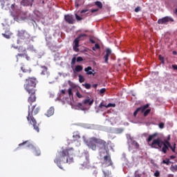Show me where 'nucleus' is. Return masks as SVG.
I'll list each match as a JSON object with an SVG mask.
<instances>
[{"mask_svg": "<svg viewBox=\"0 0 177 177\" xmlns=\"http://www.w3.org/2000/svg\"><path fill=\"white\" fill-rule=\"evenodd\" d=\"M84 143L88 149H91V150H93L94 151H96L97 149L100 156L107 152L106 147H107L109 143L102 139L91 137L88 139H85Z\"/></svg>", "mask_w": 177, "mask_h": 177, "instance_id": "obj_1", "label": "nucleus"}, {"mask_svg": "<svg viewBox=\"0 0 177 177\" xmlns=\"http://www.w3.org/2000/svg\"><path fill=\"white\" fill-rule=\"evenodd\" d=\"M37 84H38V80H37L36 77H28L25 80L24 87L25 91L30 95L28 98V102L30 106L35 103V102H37V96L35 95Z\"/></svg>", "mask_w": 177, "mask_h": 177, "instance_id": "obj_2", "label": "nucleus"}, {"mask_svg": "<svg viewBox=\"0 0 177 177\" xmlns=\"http://www.w3.org/2000/svg\"><path fill=\"white\" fill-rule=\"evenodd\" d=\"M73 154H74V148L63 149L58 153V155H57L54 160V162L62 169H63L62 164H71L74 161V159L70 157Z\"/></svg>", "mask_w": 177, "mask_h": 177, "instance_id": "obj_3", "label": "nucleus"}, {"mask_svg": "<svg viewBox=\"0 0 177 177\" xmlns=\"http://www.w3.org/2000/svg\"><path fill=\"white\" fill-rule=\"evenodd\" d=\"M156 136H158V133H154L148 137L147 141L149 146H150L152 149H158V150H160V151H162L164 153V154H167V151H168V146H167V145H165L160 138L153 140V138H156ZM151 140L153 141L151 143H150Z\"/></svg>", "mask_w": 177, "mask_h": 177, "instance_id": "obj_4", "label": "nucleus"}, {"mask_svg": "<svg viewBox=\"0 0 177 177\" xmlns=\"http://www.w3.org/2000/svg\"><path fill=\"white\" fill-rule=\"evenodd\" d=\"M30 106H32L31 108L28 106V114L27 116L28 122L30 125H32L36 132H39V124L37 123V120L34 118V116H32V113H34V115H37V114L39 113L41 107L37 104L34 105L32 104Z\"/></svg>", "mask_w": 177, "mask_h": 177, "instance_id": "obj_5", "label": "nucleus"}, {"mask_svg": "<svg viewBox=\"0 0 177 177\" xmlns=\"http://www.w3.org/2000/svg\"><path fill=\"white\" fill-rule=\"evenodd\" d=\"M17 36L18 37L17 42H20V41L28 42L31 39V35L26 30H18Z\"/></svg>", "mask_w": 177, "mask_h": 177, "instance_id": "obj_6", "label": "nucleus"}, {"mask_svg": "<svg viewBox=\"0 0 177 177\" xmlns=\"http://www.w3.org/2000/svg\"><path fill=\"white\" fill-rule=\"evenodd\" d=\"M86 38V34H82L79 35L76 39H75L73 43L75 45L73 46V50L75 52H80V41H84Z\"/></svg>", "mask_w": 177, "mask_h": 177, "instance_id": "obj_7", "label": "nucleus"}, {"mask_svg": "<svg viewBox=\"0 0 177 177\" xmlns=\"http://www.w3.org/2000/svg\"><path fill=\"white\" fill-rule=\"evenodd\" d=\"M18 52H19V53L16 55L17 62H19V57H26V60H30V57L27 55V50L24 47L19 46Z\"/></svg>", "mask_w": 177, "mask_h": 177, "instance_id": "obj_8", "label": "nucleus"}, {"mask_svg": "<svg viewBox=\"0 0 177 177\" xmlns=\"http://www.w3.org/2000/svg\"><path fill=\"white\" fill-rule=\"evenodd\" d=\"M103 165L105 167H111L113 165V160H111V156L110 155H106L104 156Z\"/></svg>", "mask_w": 177, "mask_h": 177, "instance_id": "obj_9", "label": "nucleus"}, {"mask_svg": "<svg viewBox=\"0 0 177 177\" xmlns=\"http://www.w3.org/2000/svg\"><path fill=\"white\" fill-rule=\"evenodd\" d=\"M169 21H174V19L170 17H165L162 19H159L158 21V24H167Z\"/></svg>", "mask_w": 177, "mask_h": 177, "instance_id": "obj_10", "label": "nucleus"}, {"mask_svg": "<svg viewBox=\"0 0 177 177\" xmlns=\"http://www.w3.org/2000/svg\"><path fill=\"white\" fill-rule=\"evenodd\" d=\"M64 20L66 21V23H68V24H74V22L75 21V19H74V16L72 15H64Z\"/></svg>", "mask_w": 177, "mask_h": 177, "instance_id": "obj_11", "label": "nucleus"}, {"mask_svg": "<svg viewBox=\"0 0 177 177\" xmlns=\"http://www.w3.org/2000/svg\"><path fill=\"white\" fill-rule=\"evenodd\" d=\"M32 2H34V0H32V2L30 1V0H22L21 1V5H22V6H30L32 7Z\"/></svg>", "mask_w": 177, "mask_h": 177, "instance_id": "obj_12", "label": "nucleus"}, {"mask_svg": "<svg viewBox=\"0 0 177 177\" xmlns=\"http://www.w3.org/2000/svg\"><path fill=\"white\" fill-rule=\"evenodd\" d=\"M110 55H111V49L107 48L106 50V55L104 57L105 63H109V57H110Z\"/></svg>", "mask_w": 177, "mask_h": 177, "instance_id": "obj_13", "label": "nucleus"}, {"mask_svg": "<svg viewBox=\"0 0 177 177\" xmlns=\"http://www.w3.org/2000/svg\"><path fill=\"white\" fill-rule=\"evenodd\" d=\"M91 165V161L89 160V156H86V161L82 164V167H84V168H88Z\"/></svg>", "mask_w": 177, "mask_h": 177, "instance_id": "obj_14", "label": "nucleus"}, {"mask_svg": "<svg viewBox=\"0 0 177 177\" xmlns=\"http://www.w3.org/2000/svg\"><path fill=\"white\" fill-rule=\"evenodd\" d=\"M84 71L86 73L87 75H95V73H93V71H95L93 69H92V67L88 66L87 68H84Z\"/></svg>", "mask_w": 177, "mask_h": 177, "instance_id": "obj_15", "label": "nucleus"}, {"mask_svg": "<svg viewBox=\"0 0 177 177\" xmlns=\"http://www.w3.org/2000/svg\"><path fill=\"white\" fill-rule=\"evenodd\" d=\"M93 99L91 100L89 97H88L86 100H83L84 104H88L89 106H92L93 104Z\"/></svg>", "mask_w": 177, "mask_h": 177, "instance_id": "obj_16", "label": "nucleus"}, {"mask_svg": "<svg viewBox=\"0 0 177 177\" xmlns=\"http://www.w3.org/2000/svg\"><path fill=\"white\" fill-rule=\"evenodd\" d=\"M54 113H55V108L50 107V108L47 111V112H46V115L47 117H50V116L53 115Z\"/></svg>", "mask_w": 177, "mask_h": 177, "instance_id": "obj_17", "label": "nucleus"}, {"mask_svg": "<svg viewBox=\"0 0 177 177\" xmlns=\"http://www.w3.org/2000/svg\"><path fill=\"white\" fill-rule=\"evenodd\" d=\"M149 104H147L141 107L138 108V109H140L139 113H145V111H146V110L149 109Z\"/></svg>", "mask_w": 177, "mask_h": 177, "instance_id": "obj_18", "label": "nucleus"}, {"mask_svg": "<svg viewBox=\"0 0 177 177\" xmlns=\"http://www.w3.org/2000/svg\"><path fill=\"white\" fill-rule=\"evenodd\" d=\"M21 70L23 71V73H31V68L28 66H23L21 67Z\"/></svg>", "mask_w": 177, "mask_h": 177, "instance_id": "obj_19", "label": "nucleus"}, {"mask_svg": "<svg viewBox=\"0 0 177 177\" xmlns=\"http://www.w3.org/2000/svg\"><path fill=\"white\" fill-rule=\"evenodd\" d=\"M2 35H3V37H4V38L9 39H10V37L12 35V32H10V31L8 30L5 33H2Z\"/></svg>", "mask_w": 177, "mask_h": 177, "instance_id": "obj_20", "label": "nucleus"}, {"mask_svg": "<svg viewBox=\"0 0 177 177\" xmlns=\"http://www.w3.org/2000/svg\"><path fill=\"white\" fill-rule=\"evenodd\" d=\"M32 153L33 154H35V156H36L37 157L41 156V151H39V149H37V148H33L32 149Z\"/></svg>", "mask_w": 177, "mask_h": 177, "instance_id": "obj_21", "label": "nucleus"}, {"mask_svg": "<svg viewBox=\"0 0 177 177\" xmlns=\"http://www.w3.org/2000/svg\"><path fill=\"white\" fill-rule=\"evenodd\" d=\"M83 68L84 67H82V66L77 65L75 68V71H76V73H80V71H82Z\"/></svg>", "mask_w": 177, "mask_h": 177, "instance_id": "obj_22", "label": "nucleus"}, {"mask_svg": "<svg viewBox=\"0 0 177 177\" xmlns=\"http://www.w3.org/2000/svg\"><path fill=\"white\" fill-rule=\"evenodd\" d=\"M131 145L136 149H139V147H140L139 143H138V142H136L135 140H131Z\"/></svg>", "mask_w": 177, "mask_h": 177, "instance_id": "obj_23", "label": "nucleus"}, {"mask_svg": "<svg viewBox=\"0 0 177 177\" xmlns=\"http://www.w3.org/2000/svg\"><path fill=\"white\" fill-rule=\"evenodd\" d=\"M73 138L74 142H75V140H80V139H81V136L78 133L73 134Z\"/></svg>", "mask_w": 177, "mask_h": 177, "instance_id": "obj_24", "label": "nucleus"}, {"mask_svg": "<svg viewBox=\"0 0 177 177\" xmlns=\"http://www.w3.org/2000/svg\"><path fill=\"white\" fill-rule=\"evenodd\" d=\"M42 71H41V75H45L46 73H48V68L46 66H41Z\"/></svg>", "mask_w": 177, "mask_h": 177, "instance_id": "obj_25", "label": "nucleus"}, {"mask_svg": "<svg viewBox=\"0 0 177 177\" xmlns=\"http://www.w3.org/2000/svg\"><path fill=\"white\" fill-rule=\"evenodd\" d=\"M95 5H96L99 9H102L103 8V4L100 1H95Z\"/></svg>", "mask_w": 177, "mask_h": 177, "instance_id": "obj_26", "label": "nucleus"}, {"mask_svg": "<svg viewBox=\"0 0 177 177\" xmlns=\"http://www.w3.org/2000/svg\"><path fill=\"white\" fill-rule=\"evenodd\" d=\"M160 164H166V165H169V164H171V161H169V159L167 158L166 160H163Z\"/></svg>", "mask_w": 177, "mask_h": 177, "instance_id": "obj_27", "label": "nucleus"}, {"mask_svg": "<svg viewBox=\"0 0 177 177\" xmlns=\"http://www.w3.org/2000/svg\"><path fill=\"white\" fill-rule=\"evenodd\" d=\"M170 171H171V172H176V171H177V165H171L170 167Z\"/></svg>", "mask_w": 177, "mask_h": 177, "instance_id": "obj_28", "label": "nucleus"}, {"mask_svg": "<svg viewBox=\"0 0 177 177\" xmlns=\"http://www.w3.org/2000/svg\"><path fill=\"white\" fill-rule=\"evenodd\" d=\"M103 174L104 175V177H109V176H110V175H111V171H106L103 170Z\"/></svg>", "mask_w": 177, "mask_h": 177, "instance_id": "obj_29", "label": "nucleus"}, {"mask_svg": "<svg viewBox=\"0 0 177 177\" xmlns=\"http://www.w3.org/2000/svg\"><path fill=\"white\" fill-rule=\"evenodd\" d=\"M151 111V109H145V111H144V117H147V115H149V113Z\"/></svg>", "mask_w": 177, "mask_h": 177, "instance_id": "obj_30", "label": "nucleus"}, {"mask_svg": "<svg viewBox=\"0 0 177 177\" xmlns=\"http://www.w3.org/2000/svg\"><path fill=\"white\" fill-rule=\"evenodd\" d=\"M79 81L81 84H82V82H84L85 78L84 77V76L79 75Z\"/></svg>", "mask_w": 177, "mask_h": 177, "instance_id": "obj_31", "label": "nucleus"}, {"mask_svg": "<svg viewBox=\"0 0 177 177\" xmlns=\"http://www.w3.org/2000/svg\"><path fill=\"white\" fill-rule=\"evenodd\" d=\"M82 86H84V88H86V89H91V84H89V83H86V84H82Z\"/></svg>", "mask_w": 177, "mask_h": 177, "instance_id": "obj_32", "label": "nucleus"}, {"mask_svg": "<svg viewBox=\"0 0 177 177\" xmlns=\"http://www.w3.org/2000/svg\"><path fill=\"white\" fill-rule=\"evenodd\" d=\"M96 49H100V46L99 44H95V47H93V50H96Z\"/></svg>", "mask_w": 177, "mask_h": 177, "instance_id": "obj_33", "label": "nucleus"}, {"mask_svg": "<svg viewBox=\"0 0 177 177\" xmlns=\"http://www.w3.org/2000/svg\"><path fill=\"white\" fill-rule=\"evenodd\" d=\"M109 107H115V104L109 103L106 106V109H109Z\"/></svg>", "mask_w": 177, "mask_h": 177, "instance_id": "obj_34", "label": "nucleus"}, {"mask_svg": "<svg viewBox=\"0 0 177 177\" xmlns=\"http://www.w3.org/2000/svg\"><path fill=\"white\" fill-rule=\"evenodd\" d=\"M176 144H174V147H172V145H171V147H169V148H171V151H173V153H175V150H176Z\"/></svg>", "mask_w": 177, "mask_h": 177, "instance_id": "obj_35", "label": "nucleus"}, {"mask_svg": "<svg viewBox=\"0 0 177 177\" xmlns=\"http://www.w3.org/2000/svg\"><path fill=\"white\" fill-rule=\"evenodd\" d=\"M77 61V58L75 57H74L73 59H72V61H71V64L72 66H74V64H75V62Z\"/></svg>", "mask_w": 177, "mask_h": 177, "instance_id": "obj_36", "label": "nucleus"}, {"mask_svg": "<svg viewBox=\"0 0 177 177\" xmlns=\"http://www.w3.org/2000/svg\"><path fill=\"white\" fill-rule=\"evenodd\" d=\"M165 145H166V146H167V147H171V143L169 142V141L168 140H165V142H164Z\"/></svg>", "mask_w": 177, "mask_h": 177, "instance_id": "obj_37", "label": "nucleus"}, {"mask_svg": "<svg viewBox=\"0 0 177 177\" xmlns=\"http://www.w3.org/2000/svg\"><path fill=\"white\" fill-rule=\"evenodd\" d=\"M75 19L77 21H81L82 20V17H80L78 15L75 14Z\"/></svg>", "mask_w": 177, "mask_h": 177, "instance_id": "obj_38", "label": "nucleus"}, {"mask_svg": "<svg viewBox=\"0 0 177 177\" xmlns=\"http://www.w3.org/2000/svg\"><path fill=\"white\" fill-rule=\"evenodd\" d=\"M76 96H77V97H79V99H81L83 97L82 95H81V93H80V91L76 92Z\"/></svg>", "mask_w": 177, "mask_h": 177, "instance_id": "obj_39", "label": "nucleus"}, {"mask_svg": "<svg viewBox=\"0 0 177 177\" xmlns=\"http://www.w3.org/2000/svg\"><path fill=\"white\" fill-rule=\"evenodd\" d=\"M106 92V88H103L100 90V95H103Z\"/></svg>", "mask_w": 177, "mask_h": 177, "instance_id": "obj_40", "label": "nucleus"}, {"mask_svg": "<svg viewBox=\"0 0 177 177\" xmlns=\"http://www.w3.org/2000/svg\"><path fill=\"white\" fill-rule=\"evenodd\" d=\"M134 176L135 177H142V174H138V171H136L135 174H134Z\"/></svg>", "mask_w": 177, "mask_h": 177, "instance_id": "obj_41", "label": "nucleus"}, {"mask_svg": "<svg viewBox=\"0 0 177 177\" xmlns=\"http://www.w3.org/2000/svg\"><path fill=\"white\" fill-rule=\"evenodd\" d=\"M68 93L69 96H73V88H68Z\"/></svg>", "mask_w": 177, "mask_h": 177, "instance_id": "obj_42", "label": "nucleus"}, {"mask_svg": "<svg viewBox=\"0 0 177 177\" xmlns=\"http://www.w3.org/2000/svg\"><path fill=\"white\" fill-rule=\"evenodd\" d=\"M107 105L104 104L103 102H101L99 105V109H103V107H106Z\"/></svg>", "mask_w": 177, "mask_h": 177, "instance_id": "obj_43", "label": "nucleus"}, {"mask_svg": "<svg viewBox=\"0 0 177 177\" xmlns=\"http://www.w3.org/2000/svg\"><path fill=\"white\" fill-rule=\"evenodd\" d=\"M154 176L156 177H160V171L158 170H156L154 173Z\"/></svg>", "mask_w": 177, "mask_h": 177, "instance_id": "obj_44", "label": "nucleus"}, {"mask_svg": "<svg viewBox=\"0 0 177 177\" xmlns=\"http://www.w3.org/2000/svg\"><path fill=\"white\" fill-rule=\"evenodd\" d=\"M159 60H160L161 63H162V64H164V63H165L164 58L162 56H161V55H159Z\"/></svg>", "mask_w": 177, "mask_h": 177, "instance_id": "obj_45", "label": "nucleus"}, {"mask_svg": "<svg viewBox=\"0 0 177 177\" xmlns=\"http://www.w3.org/2000/svg\"><path fill=\"white\" fill-rule=\"evenodd\" d=\"M84 59L82 57H77L76 59V62H83Z\"/></svg>", "mask_w": 177, "mask_h": 177, "instance_id": "obj_46", "label": "nucleus"}, {"mask_svg": "<svg viewBox=\"0 0 177 177\" xmlns=\"http://www.w3.org/2000/svg\"><path fill=\"white\" fill-rule=\"evenodd\" d=\"M165 124H164V122H160V123H159V128H160V129H164V127H165Z\"/></svg>", "mask_w": 177, "mask_h": 177, "instance_id": "obj_47", "label": "nucleus"}, {"mask_svg": "<svg viewBox=\"0 0 177 177\" xmlns=\"http://www.w3.org/2000/svg\"><path fill=\"white\" fill-rule=\"evenodd\" d=\"M139 110H140V109H137L134 113H133V115L134 117H136V115H138V113H139Z\"/></svg>", "mask_w": 177, "mask_h": 177, "instance_id": "obj_48", "label": "nucleus"}, {"mask_svg": "<svg viewBox=\"0 0 177 177\" xmlns=\"http://www.w3.org/2000/svg\"><path fill=\"white\" fill-rule=\"evenodd\" d=\"M28 143V141H25L21 144L19 145V147H21V146H24V145H26Z\"/></svg>", "mask_w": 177, "mask_h": 177, "instance_id": "obj_49", "label": "nucleus"}, {"mask_svg": "<svg viewBox=\"0 0 177 177\" xmlns=\"http://www.w3.org/2000/svg\"><path fill=\"white\" fill-rule=\"evenodd\" d=\"M86 12H88V9L86 10H82L80 13L82 15V16H84V15H82L83 13H86Z\"/></svg>", "mask_w": 177, "mask_h": 177, "instance_id": "obj_50", "label": "nucleus"}, {"mask_svg": "<svg viewBox=\"0 0 177 177\" xmlns=\"http://www.w3.org/2000/svg\"><path fill=\"white\" fill-rule=\"evenodd\" d=\"M135 12L138 13V12H140V7H137L135 8Z\"/></svg>", "mask_w": 177, "mask_h": 177, "instance_id": "obj_51", "label": "nucleus"}, {"mask_svg": "<svg viewBox=\"0 0 177 177\" xmlns=\"http://www.w3.org/2000/svg\"><path fill=\"white\" fill-rule=\"evenodd\" d=\"M99 9H92L91 10V13H95V12H97Z\"/></svg>", "mask_w": 177, "mask_h": 177, "instance_id": "obj_52", "label": "nucleus"}, {"mask_svg": "<svg viewBox=\"0 0 177 177\" xmlns=\"http://www.w3.org/2000/svg\"><path fill=\"white\" fill-rule=\"evenodd\" d=\"M172 68H174V70H177V65L176 64L172 65Z\"/></svg>", "mask_w": 177, "mask_h": 177, "instance_id": "obj_53", "label": "nucleus"}, {"mask_svg": "<svg viewBox=\"0 0 177 177\" xmlns=\"http://www.w3.org/2000/svg\"><path fill=\"white\" fill-rule=\"evenodd\" d=\"M61 93H62V95H66V90H62V91H61Z\"/></svg>", "mask_w": 177, "mask_h": 177, "instance_id": "obj_54", "label": "nucleus"}, {"mask_svg": "<svg viewBox=\"0 0 177 177\" xmlns=\"http://www.w3.org/2000/svg\"><path fill=\"white\" fill-rule=\"evenodd\" d=\"M75 8H79L80 4L78 3H77V2H75Z\"/></svg>", "mask_w": 177, "mask_h": 177, "instance_id": "obj_55", "label": "nucleus"}, {"mask_svg": "<svg viewBox=\"0 0 177 177\" xmlns=\"http://www.w3.org/2000/svg\"><path fill=\"white\" fill-rule=\"evenodd\" d=\"M166 140H167L168 142H169V140H171V136L170 135L168 136L167 139Z\"/></svg>", "mask_w": 177, "mask_h": 177, "instance_id": "obj_56", "label": "nucleus"}, {"mask_svg": "<svg viewBox=\"0 0 177 177\" xmlns=\"http://www.w3.org/2000/svg\"><path fill=\"white\" fill-rule=\"evenodd\" d=\"M97 84H93V88H97Z\"/></svg>", "mask_w": 177, "mask_h": 177, "instance_id": "obj_57", "label": "nucleus"}, {"mask_svg": "<svg viewBox=\"0 0 177 177\" xmlns=\"http://www.w3.org/2000/svg\"><path fill=\"white\" fill-rule=\"evenodd\" d=\"M90 41L91 42V44H95V40H93V39H90Z\"/></svg>", "mask_w": 177, "mask_h": 177, "instance_id": "obj_58", "label": "nucleus"}, {"mask_svg": "<svg viewBox=\"0 0 177 177\" xmlns=\"http://www.w3.org/2000/svg\"><path fill=\"white\" fill-rule=\"evenodd\" d=\"M167 177H174V174H168Z\"/></svg>", "mask_w": 177, "mask_h": 177, "instance_id": "obj_59", "label": "nucleus"}, {"mask_svg": "<svg viewBox=\"0 0 177 177\" xmlns=\"http://www.w3.org/2000/svg\"><path fill=\"white\" fill-rule=\"evenodd\" d=\"M170 158H171V160H174V159L175 158V156H170Z\"/></svg>", "mask_w": 177, "mask_h": 177, "instance_id": "obj_60", "label": "nucleus"}, {"mask_svg": "<svg viewBox=\"0 0 177 177\" xmlns=\"http://www.w3.org/2000/svg\"><path fill=\"white\" fill-rule=\"evenodd\" d=\"M82 106V103H78V107H81Z\"/></svg>", "mask_w": 177, "mask_h": 177, "instance_id": "obj_61", "label": "nucleus"}, {"mask_svg": "<svg viewBox=\"0 0 177 177\" xmlns=\"http://www.w3.org/2000/svg\"><path fill=\"white\" fill-rule=\"evenodd\" d=\"M173 55H176V51H173Z\"/></svg>", "mask_w": 177, "mask_h": 177, "instance_id": "obj_62", "label": "nucleus"}, {"mask_svg": "<svg viewBox=\"0 0 177 177\" xmlns=\"http://www.w3.org/2000/svg\"><path fill=\"white\" fill-rule=\"evenodd\" d=\"M176 14L177 15V8L176 9Z\"/></svg>", "mask_w": 177, "mask_h": 177, "instance_id": "obj_63", "label": "nucleus"}, {"mask_svg": "<svg viewBox=\"0 0 177 177\" xmlns=\"http://www.w3.org/2000/svg\"><path fill=\"white\" fill-rule=\"evenodd\" d=\"M12 6L15 7V4H12Z\"/></svg>", "mask_w": 177, "mask_h": 177, "instance_id": "obj_64", "label": "nucleus"}]
</instances>
